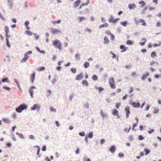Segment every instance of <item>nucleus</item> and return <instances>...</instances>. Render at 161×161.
<instances>
[{
	"mask_svg": "<svg viewBox=\"0 0 161 161\" xmlns=\"http://www.w3.org/2000/svg\"><path fill=\"white\" fill-rule=\"evenodd\" d=\"M53 44L55 48L58 49L60 50H62V44L58 40L53 41Z\"/></svg>",
	"mask_w": 161,
	"mask_h": 161,
	"instance_id": "1",
	"label": "nucleus"
},
{
	"mask_svg": "<svg viewBox=\"0 0 161 161\" xmlns=\"http://www.w3.org/2000/svg\"><path fill=\"white\" fill-rule=\"evenodd\" d=\"M27 108V106L25 104H23L20 105L18 108H16L15 110L17 112L20 113L22 111L26 109Z\"/></svg>",
	"mask_w": 161,
	"mask_h": 161,
	"instance_id": "2",
	"label": "nucleus"
},
{
	"mask_svg": "<svg viewBox=\"0 0 161 161\" xmlns=\"http://www.w3.org/2000/svg\"><path fill=\"white\" fill-rule=\"evenodd\" d=\"M108 82L111 88L114 89L116 88L115 83L113 78H110L108 80Z\"/></svg>",
	"mask_w": 161,
	"mask_h": 161,
	"instance_id": "3",
	"label": "nucleus"
},
{
	"mask_svg": "<svg viewBox=\"0 0 161 161\" xmlns=\"http://www.w3.org/2000/svg\"><path fill=\"white\" fill-rule=\"evenodd\" d=\"M135 21L136 24L137 25H138L139 24V23L140 22L142 23V25L144 26H146V24L145 22V21L142 19H140L139 20H137L136 19H135Z\"/></svg>",
	"mask_w": 161,
	"mask_h": 161,
	"instance_id": "4",
	"label": "nucleus"
},
{
	"mask_svg": "<svg viewBox=\"0 0 161 161\" xmlns=\"http://www.w3.org/2000/svg\"><path fill=\"white\" fill-rule=\"evenodd\" d=\"M119 20V18L114 19L113 16H111L108 19V22L109 23H115Z\"/></svg>",
	"mask_w": 161,
	"mask_h": 161,
	"instance_id": "5",
	"label": "nucleus"
},
{
	"mask_svg": "<svg viewBox=\"0 0 161 161\" xmlns=\"http://www.w3.org/2000/svg\"><path fill=\"white\" fill-rule=\"evenodd\" d=\"M51 32L54 35L61 33V31L56 29L53 28L51 29Z\"/></svg>",
	"mask_w": 161,
	"mask_h": 161,
	"instance_id": "6",
	"label": "nucleus"
},
{
	"mask_svg": "<svg viewBox=\"0 0 161 161\" xmlns=\"http://www.w3.org/2000/svg\"><path fill=\"white\" fill-rule=\"evenodd\" d=\"M130 108L129 106H127L125 108V110L126 113V117L127 119L129 118V114L130 113Z\"/></svg>",
	"mask_w": 161,
	"mask_h": 161,
	"instance_id": "7",
	"label": "nucleus"
},
{
	"mask_svg": "<svg viewBox=\"0 0 161 161\" xmlns=\"http://www.w3.org/2000/svg\"><path fill=\"white\" fill-rule=\"evenodd\" d=\"M112 114L117 116L118 118H119L120 116L119 115L118 111L116 109H114L112 110Z\"/></svg>",
	"mask_w": 161,
	"mask_h": 161,
	"instance_id": "8",
	"label": "nucleus"
},
{
	"mask_svg": "<svg viewBox=\"0 0 161 161\" xmlns=\"http://www.w3.org/2000/svg\"><path fill=\"white\" fill-rule=\"evenodd\" d=\"M35 87L34 86H32L29 89V93L30 94L31 96L32 97H33V90L34 89H36Z\"/></svg>",
	"mask_w": 161,
	"mask_h": 161,
	"instance_id": "9",
	"label": "nucleus"
},
{
	"mask_svg": "<svg viewBox=\"0 0 161 161\" xmlns=\"http://www.w3.org/2000/svg\"><path fill=\"white\" fill-rule=\"evenodd\" d=\"M83 77V75L82 73L80 74V75H77L75 79L76 80H80L82 79Z\"/></svg>",
	"mask_w": 161,
	"mask_h": 161,
	"instance_id": "10",
	"label": "nucleus"
},
{
	"mask_svg": "<svg viewBox=\"0 0 161 161\" xmlns=\"http://www.w3.org/2000/svg\"><path fill=\"white\" fill-rule=\"evenodd\" d=\"M131 104L134 108H138L140 105V104L139 103H136L134 102H132L131 103Z\"/></svg>",
	"mask_w": 161,
	"mask_h": 161,
	"instance_id": "11",
	"label": "nucleus"
},
{
	"mask_svg": "<svg viewBox=\"0 0 161 161\" xmlns=\"http://www.w3.org/2000/svg\"><path fill=\"white\" fill-rule=\"evenodd\" d=\"M29 56L27 55V54H25L24 57L21 60L22 62H25L28 58Z\"/></svg>",
	"mask_w": 161,
	"mask_h": 161,
	"instance_id": "12",
	"label": "nucleus"
},
{
	"mask_svg": "<svg viewBox=\"0 0 161 161\" xmlns=\"http://www.w3.org/2000/svg\"><path fill=\"white\" fill-rule=\"evenodd\" d=\"M81 1L80 0H77L75 1L74 4V7L76 8L79 6V4L80 3Z\"/></svg>",
	"mask_w": 161,
	"mask_h": 161,
	"instance_id": "13",
	"label": "nucleus"
},
{
	"mask_svg": "<svg viewBox=\"0 0 161 161\" xmlns=\"http://www.w3.org/2000/svg\"><path fill=\"white\" fill-rule=\"evenodd\" d=\"M120 49L122 50L121 51V52H123L125 51L127 49V47H125V46L124 45H121L120 46Z\"/></svg>",
	"mask_w": 161,
	"mask_h": 161,
	"instance_id": "14",
	"label": "nucleus"
},
{
	"mask_svg": "<svg viewBox=\"0 0 161 161\" xmlns=\"http://www.w3.org/2000/svg\"><path fill=\"white\" fill-rule=\"evenodd\" d=\"M116 148L114 146H112L111 147L109 151L112 153H114L115 151Z\"/></svg>",
	"mask_w": 161,
	"mask_h": 161,
	"instance_id": "15",
	"label": "nucleus"
},
{
	"mask_svg": "<svg viewBox=\"0 0 161 161\" xmlns=\"http://www.w3.org/2000/svg\"><path fill=\"white\" fill-rule=\"evenodd\" d=\"M39 109V106L38 104L34 105L33 107L31 108L32 110H35L36 109Z\"/></svg>",
	"mask_w": 161,
	"mask_h": 161,
	"instance_id": "16",
	"label": "nucleus"
},
{
	"mask_svg": "<svg viewBox=\"0 0 161 161\" xmlns=\"http://www.w3.org/2000/svg\"><path fill=\"white\" fill-rule=\"evenodd\" d=\"M35 73H33L31 75V80L32 83H33L34 80L35 78Z\"/></svg>",
	"mask_w": 161,
	"mask_h": 161,
	"instance_id": "17",
	"label": "nucleus"
},
{
	"mask_svg": "<svg viewBox=\"0 0 161 161\" xmlns=\"http://www.w3.org/2000/svg\"><path fill=\"white\" fill-rule=\"evenodd\" d=\"M142 42H140V44L141 46H143L145 44V43L146 42V39L145 38H142Z\"/></svg>",
	"mask_w": 161,
	"mask_h": 161,
	"instance_id": "18",
	"label": "nucleus"
},
{
	"mask_svg": "<svg viewBox=\"0 0 161 161\" xmlns=\"http://www.w3.org/2000/svg\"><path fill=\"white\" fill-rule=\"evenodd\" d=\"M149 75V73H148V72H147L146 73V74L144 75L142 78V80H144V79H145Z\"/></svg>",
	"mask_w": 161,
	"mask_h": 161,
	"instance_id": "19",
	"label": "nucleus"
},
{
	"mask_svg": "<svg viewBox=\"0 0 161 161\" xmlns=\"http://www.w3.org/2000/svg\"><path fill=\"white\" fill-rule=\"evenodd\" d=\"M128 7L129 9H132L136 7V5L134 4H129L128 5Z\"/></svg>",
	"mask_w": 161,
	"mask_h": 161,
	"instance_id": "20",
	"label": "nucleus"
},
{
	"mask_svg": "<svg viewBox=\"0 0 161 161\" xmlns=\"http://www.w3.org/2000/svg\"><path fill=\"white\" fill-rule=\"evenodd\" d=\"M108 26V25L107 23H105L103 25H100L99 26V28H102L104 27H107Z\"/></svg>",
	"mask_w": 161,
	"mask_h": 161,
	"instance_id": "21",
	"label": "nucleus"
},
{
	"mask_svg": "<svg viewBox=\"0 0 161 161\" xmlns=\"http://www.w3.org/2000/svg\"><path fill=\"white\" fill-rule=\"evenodd\" d=\"M86 19L84 17H79L78 18V22H80L83 21H84Z\"/></svg>",
	"mask_w": 161,
	"mask_h": 161,
	"instance_id": "22",
	"label": "nucleus"
},
{
	"mask_svg": "<svg viewBox=\"0 0 161 161\" xmlns=\"http://www.w3.org/2000/svg\"><path fill=\"white\" fill-rule=\"evenodd\" d=\"M109 42V40L108 39V37L105 36L104 39V43H108Z\"/></svg>",
	"mask_w": 161,
	"mask_h": 161,
	"instance_id": "23",
	"label": "nucleus"
},
{
	"mask_svg": "<svg viewBox=\"0 0 161 161\" xmlns=\"http://www.w3.org/2000/svg\"><path fill=\"white\" fill-rule=\"evenodd\" d=\"M101 114L103 118H104L107 116L106 114L104 113L102 110L101 111Z\"/></svg>",
	"mask_w": 161,
	"mask_h": 161,
	"instance_id": "24",
	"label": "nucleus"
},
{
	"mask_svg": "<svg viewBox=\"0 0 161 161\" xmlns=\"http://www.w3.org/2000/svg\"><path fill=\"white\" fill-rule=\"evenodd\" d=\"M45 68L44 67H40L37 69L38 71H43L45 70Z\"/></svg>",
	"mask_w": 161,
	"mask_h": 161,
	"instance_id": "25",
	"label": "nucleus"
},
{
	"mask_svg": "<svg viewBox=\"0 0 161 161\" xmlns=\"http://www.w3.org/2000/svg\"><path fill=\"white\" fill-rule=\"evenodd\" d=\"M6 35L8 34L9 32V27L7 26H6L4 27Z\"/></svg>",
	"mask_w": 161,
	"mask_h": 161,
	"instance_id": "26",
	"label": "nucleus"
},
{
	"mask_svg": "<svg viewBox=\"0 0 161 161\" xmlns=\"http://www.w3.org/2000/svg\"><path fill=\"white\" fill-rule=\"evenodd\" d=\"M3 122L6 123H9L10 122V121H9V119L7 118L3 119Z\"/></svg>",
	"mask_w": 161,
	"mask_h": 161,
	"instance_id": "27",
	"label": "nucleus"
},
{
	"mask_svg": "<svg viewBox=\"0 0 161 161\" xmlns=\"http://www.w3.org/2000/svg\"><path fill=\"white\" fill-rule=\"evenodd\" d=\"M82 84L83 85H86V86H87L89 85L88 82L85 80H83L82 81Z\"/></svg>",
	"mask_w": 161,
	"mask_h": 161,
	"instance_id": "28",
	"label": "nucleus"
},
{
	"mask_svg": "<svg viewBox=\"0 0 161 161\" xmlns=\"http://www.w3.org/2000/svg\"><path fill=\"white\" fill-rule=\"evenodd\" d=\"M89 63L88 62H86L84 64V66L85 68H87L89 67Z\"/></svg>",
	"mask_w": 161,
	"mask_h": 161,
	"instance_id": "29",
	"label": "nucleus"
},
{
	"mask_svg": "<svg viewBox=\"0 0 161 161\" xmlns=\"http://www.w3.org/2000/svg\"><path fill=\"white\" fill-rule=\"evenodd\" d=\"M37 147V155H38L39 154V152H40V149L39 147L38 146H35L34 147Z\"/></svg>",
	"mask_w": 161,
	"mask_h": 161,
	"instance_id": "30",
	"label": "nucleus"
},
{
	"mask_svg": "<svg viewBox=\"0 0 161 161\" xmlns=\"http://www.w3.org/2000/svg\"><path fill=\"white\" fill-rule=\"evenodd\" d=\"M61 22V21L60 20V19H58V20L57 21H53L52 22L53 24H55L56 23H58V24H59V23H60Z\"/></svg>",
	"mask_w": 161,
	"mask_h": 161,
	"instance_id": "31",
	"label": "nucleus"
},
{
	"mask_svg": "<svg viewBox=\"0 0 161 161\" xmlns=\"http://www.w3.org/2000/svg\"><path fill=\"white\" fill-rule=\"evenodd\" d=\"M151 56L153 58L156 56V55L155 52H153L151 53Z\"/></svg>",
	"mask_w": 161,
	"mask_h": 161,
	"instance_id": "32",
	"label": "nucleus"
},
{
	"mask_svg": "<svg viewBox=\"0 0 161 161\" xmlns=\"http://www.w3.org/2000/svg\"><path fill=\"white\" fill-rule=\"evenodd\" d=\"M159 109L158 108H154V109L153 113L154 114H157L158 113Z\"/></svg>",
	"mask_w": 161,
	"mask_h": 161,
	"instance_id": "33",
	"label": "nucleus"
},
{
	"mask_svg": "<svg viewBox=\"0 0 161 161\" xmlns=\"http://www.w3.org/2000/svg\"><path fill=\"white\" fill-rule=\"evenodd\" d=\"M133 43L130 40H128L126 42V44L127 45H133Z\"/></svg>",
	"mask_w": 161,
	"mask_h": 161,
	"instance_id": "34",
	"label": "nucleus"
},
{
	"mask_svg": "<svg viewBox=\"0 0 161 161\" xmlns=\"http://www.w3.org/2000/svg\"><path fill=\"white\" fill-rule=\"evenodd\" d=\"M92 79L95 80H97V77L96 75H94L92 77Z\"/></svg>",
	"mask_w": 161,
	"mask_h": 161,
	"instance_id": "35",
	"label": "nucleus"
},
{
	"mask_svg": "<svg viewBox=\"0 0 161 161\" xmlns=\"http://www.w3.org/2000/svg\"><path fill=\"white\" fill-rule=\"evenodd\" d=\"M144 151L146 153L145 154V155H147L150 152V151L149 150H148L147 149H144Z\"/></svg>",
	"mask_w": 161,
	"mask_h": 161,
	"instance_id": "36",
	"label": "nucleus"
},
{
	"mask_svg": "<svg viewBox=\"0 0 161 161\" xmlns=\"http://www.w3.org/2000/svg\"><path fill=\"white\" fill-rule=\"evenodd\" d=\"M93 137V133L92 132H90L88 135V137L92 138Z\"/></svg>",
	"mask_w": 161,
	"mask_h": 161,
	"instance_id": "37",
	"label": "nucleus"
},
{
	"mask_svg": "<svg viewBox=\"0 0 161 161\" xmlns=\"http://www.w3.org/2000/svg\"><path fill=\"white\" fill-rule=\"evenodd\" d=\"M6 45L9 47H10V45L9 43V40L8 39H6Z\"/></svg>",
	"mask_w": 161,
	"mask_h": 161,
	"instance_id": "38",
	"label": "nucleus"
},
{
	"mask_svg": "<svg viewBox=\"0 0 161 161\" xmlns=\"http://www.w3.org/2000/svg\"><path fill=\"white\" fill-rule=\"evenodd\" d=\"M25 32L28 35H31L32 34V32L30 31H26Z\"/></svg>",
	"mask_w": 161,
	"mask_h": 161,
	"instance_id": "39",
	"label": "nucleus"
},
{
	"mask_svg": "<svg viewBox=\"0 0 161 161\" xmlns=\"http://www.w3.org/2000/svg\"><path fill=\"white\" fill-rule=\"evenodd\" d=\"M89 0H88L87 2V3H86L85 4V3H82V6H80V8H81V7L82 6H86V5H87L89 3Z\"/></svg>",
	"mask_w": 161,
	"mask_h": 161,
	"instance_id": "40",
	"label": "nucleus"
},
{
	"mask_svg": "<svg viewBox=\"0 0 161 161\" xmlns=\"http://www.w3.org/2000/svg\"><path fill=\"white\" fill-rule=\"evenodd\" d=\"M121 24V25H123V26H126V25H127V22L125 21H124V22H122L121 23H120Z\"/></svg>",
	"mask_w": 161,
	"mask_h": 161,
	"instance_id": "41",
	"label": "nucleus"
},
{
	"mask_svg": "<svg viewBox=\"0 0 161 161\" xmlns=\"http://www.w3.org/2000/svg\"><path fill=\"white\" fill-rule=\"evenodd\" d=\"M71 70L74 73H75L76 72V69L75 68H72L71 69Z\"/></svg>",
	"mask_w": 161,
	"mask_h": 161,
	"instance_id": "42",
	"label": "nucleus"
},
{
	"mask_svg": "<svg viewBox=\"0 0 161 161\" xmlns=\"http://www.w3.org/2000/svg\"><path fill=\"white\" fill-rule=\"evenodd\" d=\"M139 3L141 4L142 5V7L144 6L145 5L144 2L143 1H142L141 2H139Z\"/></svg>",
	"mask_w": 161,
	"mask_h": 161,
	"instance_id": "43",
	"label": "nucleus"
},
{
	"mask_svg": "<svg viewBox=\"0 0 161 161\" xmlns=\"http://www.w3.org/2000/svg\"><path fill=\"white\" fill-rule=\"evenodd\" d=\"M16 134L19 135V137L21 138H23V136L22 134H20L18 133V132L16 133Z\"/></svg>",
	"mask_w": 161,
	"mask_h": 161,
	"instance_id": "44",
	"label": "nucleus"
},
{
	"mask_svg": "<svg viewBox=\"0 0 161 161\" xmlns=\"http://www.w3.org/2000/svg\"><path fill=\"white\" fill-rule=\"evenodd\" d=\"M153 132H154V130L153 129H150V130H148L147 131L148 133L149 134H151Z\"/></svg>",
	"mask_w": 161,
	"mask_h": 161,
	"instance_id": "45",
	"label": "nucleus"
},
{
	"mask_svg": "<svg viewBox=\"0 0 161 161\" xmlns=\"http://www.w3.org/2000/svg\"><path fill=\"white\" fill-rule=\"evenodd\" d=\"M138 138L139 140H142L144 139V138L141 135H139L138 136Z\"/></svg>",
	"mask_w": 161,
	"mask_h": 161,
	"instance_id": "46",
	"label": "nucleus"
},
{
	"mask_svg": "<svg viewBox=\"0 0 161 161\" xmlns=\"http://www.w3.org/2000/svg\"><path fill=\"white\" fill-rule=\"evenodd\" d=\"M110 54L113 55V58H116V55L114 54L112 51L110 52Z\"/></svg>",
	"mask_w": 161,
	"mask_h": 161,
	"instance_id": "47",
	"label": "nucleus"
},
{
	"mask_svg": "<svg viewBox=\"0 0 161 161\" xmlns=\"http://www.w3.org/2000/svg\"><path fill=\"white\" fill-rule=\"evenodd\" d=\"M131 126H130V127L129 128V129H127V128H126L125 129V131L126 132H127V133H128V132H129V131H130V129H131Z\"/></svg>",
	"mask_w": 161,
	"mask_h": 161,
	"instance_id": "48",
	"label": "nucleus"
},
{
	"mask_svg": "<svg viewBox=\"0 0 161 161\" xmlns=\"http://www.w3.org/2000/svg\"><path fill=\"white\" fill-rule=\"evenodd\" d=\"M120 105V103H116V108L118 109L119 108V106Z\"/></svg>",
	"mask_w": 161,
	"mask_h": 161,
	"instance_id": "49",
	"label": "nucleus"
},
{
	"mask_svg": "<svg viewBox=\"0 0 161 161\" xmlns=\"http://www.w3.org/2000/svg\"><path fill=\"white\" fill-rule=\"evenodd\" d=\"M75 58L77 59H80V55L79 54H76L75 55Z\"/></svg>",
	"mask_w": 161,
	"mask_h": 161,
	"instance_id": "50",
	"label": "nucleus"
},
{
	"mask_svg": "<svg viewBox=\"0 0 161 161\" xmlns=\"http://www.w3.org/2000/svg\"><path fill=\"white\" fill-rule=\"evenodd\" d=\"M137 123H134L133 124V127H132V130H133L135 127L136 126Z\"/></svg>",
	"mask_w": 161,
	"mask_h": 161,
	"instance_id": "51",
	"label": "nucleus"
},
{
	"mask_svg": "<svg viewBox=\"0 0 161 161\" xmlns=\"http://www.w3.org/2000/svg\"><path fill=\"white\" fill-rule=\"evenodd\" d=\"M3 88L4 89H5L7 90H10V88L8 87H7V86H3Z\"/></svg>",
	"mask_w": 161,
	"mask_h": 161,
	"instance_id": "52",
	"label": "nucleus"
},
{
	"mask_svg": "<svg viewBox=\"0 0 161 161\" xmlns=\"http://www.w3.org/2000/svg\"><path fill=\"white\" fill-rule=\"evenodd\" d=\"M75 152L76 154H78L80 153V149L79 148H77Z\"/></svg>",
	"mask_w": 161,
	"mask_h": 161,
	"instance_id": "53",
	"label": "nucleus"
},
{
	"mask_svg": "<svg viewBox=\"0 0 161 161\" xmlns=\"http://www.w3.org/2000/svg\"><path fill=\"white\" fill-rule=\"evenodd\" d=\"M161 24L160 22L159 21H158L157 23V24L156 25V26L157 27H160L161 26Z\"/></svg>",
	"mask_w": 161,
	"mask_h": 161,
	"instance_id": "54",
	"label": "nucleus"
},
{
	"mask_svg": "<svg viewBox=\"0 0 161 161\" xmlns=\"http://www.w3.org/2000/svg\"><path fill=\"white\" fill-rule=\"evenodd\" d=\"M34 35L35 36V39L36 40L38 39L39 37L38 36L36 35V34H34Z\"/></svg>",
	"mask_w": 161,
	"mask_h": 161,
	"instance_id": "55",
	"label": "nucleus"
},
{
	"mask_svg": "<svg viewBox=\"0 0 161 161\" xmlns=\"http://www.w3.org/2000/svg\"><path fill=\"white\" fill-rule=\"evenodd\" d=\"M79 135L80 136H84L85 135V134L84 132H82L80 133H79Z\"/></svg>",
	"mask_w": 161,
	"mask_h": 161,
	"instance_id": "56",
	"label": "nucleus"
},
{
	"mask_svg": "<svg viewBox=\"0 0 161 161\" xmlns=\"http://www.w3.org/2000/svg\"><path fill=\"white\" fill-rule=\"evenodd\" d=\"M8 79L7 78H5L3 79L2 80V82H4L5 81L7 82V80Z\"/></svg>",
	"mask_w": 161,
	"mask_h": 161,
	"instance_id": "57",
	"label": "nucleus"
},
{
	"mask_svg": "<svg viewBox=\"0 0 161 161\" xmlns=\"http://www.w3.org/2000/svg\"><path fill=\"white\" fill-rule=\"evenodd\" d=\"M133 88L132 87H130V91H129V93H130L131 92H133Z\"/></svg>",
	"mask_w": 161,
	"mask_h": 161,
	"instance_id": "58",
	"label": "nucleus"
},
{
	"mask_svg": "<svg viewBox=\"0 0 161 161\" xmlns=\"http://www.w3.org/2000/svg\"><path fill=\"white\" fill-rule=\"evenodd\" d=\"M103 90V88L101 87H99V88H98V91H99V92H101Z\"/></svg>",
	"mask_w": 161,
	"mask_h": 161,
	"instance_id": "59",
	"label": "nucleus"
},
{
	"mask_svg": "<svg viewBox=\"0 0 161 161\" xmlns=\"http://www.w3.org/2000/svg\"><path fill=\"white\" fill-rule=\"evenodd\" d=\"M124 156V154L122 153H120L119 154V157H122Z\"/></svg>",
	"mask_w": 161,
	"mask_h": 161,
	"instance_id": "60",
	"label": "nucleus"
},
{
	"mask_svg": "<svg viewBox=\"0 0 161 161\" xmlns=\"http://www.w3.org/2000/svg\"><path fill=\"white\" fill-rule=\"evenodd\" d=\"M128 96L127 95H125L122 98V100H125L127 97Z\"/></svg>",
	"mask_w": 161,
	"mask_h": 161,
	"instance_id": "61",
	"label": "nucleus"
},
{
	"mask_svg": "<svg viewBox=\"0 0 161 161\" xmlns=\"http://www.w3.org/2000/svg\"><path fill=\"white\" fill-rule=\"evenodd\" d=\"M105 142V140L104 139H102L100 141V143L101 144H103Z\"/></svg>",
	"mask_w": 161,
	"mask_h": 161,
	"instance_id": "62",
	"label": "nucleus"
},
{
	"mask_svg": "<svg viewBox=\"0 0 161 161\" xmlns=\"http://www.w3.org/2000/svg\"><path fill=\"white\" fill-rule=\"evenodd\" d=\"M50 109L51 111H53L54 112L55 111V110H54L53 109V107H50Z\"/></svg>",
	"mask_w": 161,
	"mask_h": 161,
	"instance_id": "63",
	"label": "nucleus"
},
{
	"mask_svg": "<svg viewBox=\"0 0 161 161\" xmlns=\"http://www.w3.org/2000/svg\"><path fill=\"white\" fill-rule=\"evenodd\" d=\"M161 45V43H159L158 44H155L154 45H153V46L154 47H156L157 46H159Z\"/></svg>",
	"mask_w": 161,
	"mask_h": 161,
	"instance_id": "64",
	"label": "nucleus"
}]
</instances>
